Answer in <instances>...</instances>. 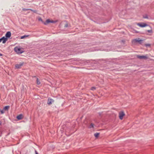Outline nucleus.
Wrapping results in <instances>:
<instances>
[{"instance_id": "1", "label": "nucleus", "mask_w": 154, "mask_h": 154, "mask_svg": "<svg viewBox=\"0 0 154 154\" xmlns=\"http://www.w3.org/2000/svg\"><path fill=\"white\" fill-rule=\"evenodd\" d=\"M14 51L18 54H21L23 52L22 49L19 47H16L14 48Z\"/></svg>"}, {"instance_id": "2", "label": "nucleus", "mask_w": 154, "mask_h": 154, "mask_svg": "<svg viewBox=\"0 0 154 154\" xmlns=\"http://www.w3.org/2000/svg\"><path fill=\"white\" fill-rule=\"evenodd\" d=\"M143 41L142 40L139 39V38H137L133 39L132 41V44H134L139 42L140 44H141Z\"/></svg>"}, {"instance_id": "3", "label": "nucleus", "mask_w": 154, "mask_h": 154, "mask_svg": "<svg viewBox=\"0 0 154 154\" xmlns=\"http://www.w3.org/2000/svg\"><path fill=\"white\" fill-rule=\"evenodd\" d=\"M55 21L53 20H50L49 19H47L45 22L44 23V24L45 25H47L49 23H55Z\"/></svg>"}, {"instance_id": "4", "label": "nucleus", "mask_w": 154, "mask_h": 154, "mask_svg": "<svg viewBox=\"0 0 154 154\" xmlns=\"http://www.w3.org/2000/svg\"><path fill=\"white\" fill-rule=\"evenodd\" d=\"M137 25L141 27H144L148 26L147 24L144 23H138Z\"/></svg>"}, {"instance_id": "5", "label": "nucleus", "mask_w": 154, "mask_h": 154, "mask_svg": "<svg viewBox=\"0 0 154 154\" xmlns=\"http://www.w3.org/2000/svg\"><path fill=\"white\" fill-rule=\"evenodd\" d=\"M119 119L122 120L123 118V117L125 115L124 112H121L119 113Z\"/></svg>"}, {"instance_id": "6", "label": "nucleus", "mask_w": 154, "mask_h": 154, "mask_svg": "<svg viewBox=\"0 0 154 154\" xmlns=\"http://www.w3.org/2000/svg\"><path fill=\"white\" fill-rule=\"evenodd\" d=\"M54 102V100L53 99L49 98L48 99L47 104L48 105H50L52 103Z\"/></svg>"}, {"instance_id": "7", "label": "nucleus", "mask_w": 154, "mask_h": 154, "mask_svg": "<svg viewBox=\"0 0 154 154\" xmlns=\"http://www.w3.org/2000/svg\"><path fill=\"white\" fill-rule=\"evenodd\" d=\"M7 40V38H6L4 36L2 37V38H0V42H1L2 41V42L3 43H5L6 41Z\"/></svg>"}, {"instance_id": "8", "label": "nucleus", "mask_w": 154, "mask_h": 154, "mask_svg": "<svg viewBox=\"0 0 154 154\" xmlns=\"http://www.w3.org/2000/svg\"><path fill=\"white\" fill-rule=\"evenodd\" d=\"M23 63H20L19 64H16L15 65V67L17 69L20 68L21 66H23Z\"/></svg>"}, {"instance_id": "9", "label": "nucleus", "mask_w": 154, "mask_h": 154, "mask_svg": "<svg viewBox=\"0 0 154 154\" xmlns=\"http://www.w3.org/2000/svg\"><path fill=\"white\" fill-rule=\"evenodd\" d=\"M11 32H9V31H8L6 33L5 35V36L6 37L5 38H9L11 36Z\"/></svg>"}, {"instance_id": "10", "label": "nucleus", "mask_w": 154, "mask_h": 154, "mask_svg": "<svg viewBox=\"0 0 154 154\" xmlns=\"http://www.w3.org/2000/svg\"><path fill=\"white\" fill-rule=\"evenodd\" d=\"M137 57L140 59L147 58V57L144 56L137 55Z\"/></svg>"}, {"instance_id": "11", "label": "nucleus", "mask_w": 154, "mask_h": 154, "mask_svg": "<svg viewBox=\"0 0 154 154\" xmlns=\"http://www.w3.org/2000/svg\"><path fill=\"white\" fill-rule=\"evenodd\" d=\"M17 118L18 120H20L22 119V115L20 114L17 116Z\"/></svg>"}, {"instance_id": "12", "label": "nucleus", "mask_w": 154, "mask_h": 154, "mask_svg": "<svg viewBox=\"0 0 154 154\" xmlns=\"http://www.w3.org/2000/svg\"><path fill=\"white\" fill-rule=\"evenodd\" d=\"M94 125L93 123H91V124L90 125H89L88 127V128H89L91 129L92 128H94Z\"/></svg>"}, {"instance_id": "13", "label": "nucleus", "mask_w": 154, "mask_h": 154, "mask_svg": "<svg viewBox=\"0 0 154 154\" xmlns=\"http://www.w3.org/2000/svg\"><path fill=\"white\" fill-rule=\"evenodd\" d=\"M151 29L150 30H146V32H148L149 33H152L153 32L152 29L151 27H150Z\"/></svg>"}, {"instance_id": "14", "label": "nucleus", "mask_w": 154, "mask_h": 154, "mask_svg": "<svg viewBox=\"0 0 154 154\" xmlns=\"http://www.w3.org/2000/svg\"><path fill=\"white\" fill-rule=\"evenodd\" d=\"M9 107V106H6L3 109L4 110H8Z\"/></svg>"}, {"instance_id": "15", "label": "nucleus", "mask_w": 154, "mask_h": 154, "mask_svg": "<svg viewBox=\"0 0 154 154\" xmlns=\"http://www.w3.org/2000/svg\"><path fill=\"white\" fill-rule=\"evenodd\" d=\"M36 83L38 85H39L40 84V82L39 80L38 79V78H37L36 79Z\"/></svg>"}, {"instance_id": "16", "label": "nucleus", "mask_w": 154, "mask_h": 154, "mask_svg": "<svg viewBox=\"0 0 154 154\" xmlns=\"http://www.w3.org/2000/svg\"><path fill=\"white\" fill-rule=\"evenodd\" d=\"M143 18H145V19H149V18L148 17V16L147 15H145V16H143Z\"/></svg>"}, {"instance_id": "17", "label": "nucleus", "mask_w": 154, "mask_h": 154, "mask_svg": "<svg viewBox=\"0 0 154 154\" xmlns=\"http://www.w3.org/2000/svg\"><path fill=\"white\" fill-rule=\"evenodd\" d=\"M30 10L31 11H32L34 13H36L37 12V11L36 10H34L32 9H30Z\"/></svg>"}, {"instance_id": "18", "label": "nucleus", "mask_w": 154, "mask_h": 154, "mask_svg": "<svg viewBox=\"0 0 154 154\" xmlns=\"http://www.w3.org/2000/svg\"><path fill=\"white\" fill-rule=\"evenodd\" d=\"M28 35H24V36H22L21 37V39H23V38H24L25 37H28Z\"/></svg>"}, {"instance_id": "19", "label": "nucleus", "mask_w": 154, "mask_h": 154, "mask_svg": "<svg viewBox=\"0 0 154 154\" xmlns=\"http://www.w3.org/2000/svg\"><path fill=\"white\" fill-rule=\"evenodd\" d=\"M38 20L39 21H41L42 22H43V23H44V22H43V21L42 20V18L41 17L39 18Z\"/></svg>"}, {"instance_id": "20", "label": "nucleus", "mask_w": 154, "mask_h": 154, "mask_svg": "<svg viewBox=\"0 0 154 154\" xmlns=\"http://www.w3.org/2000/svg\"><path fill=\"white\" fill-rule=\"evenodd\" d=\"M96 87H93L91 88V89L92 90H94L96 89Z\"/></svg>"}, {"instance_id": "21", "label": "nucleus", "mask_w": 154, "mask_h": 154, "mask_svg": "<svg viewBox=\"0 0 154 154\" xmlns=\"http://www.w3.org/2000/svg\"><path fill=\"white\" fill-rule=\"evenodd\" d=\"M30 9H26V8H23L22 9V10L23 11H28V10H30Z\"/></svg>"}, {"instance_id": "22", "label": "nucleus", "mask_w": 154, "mask_h": 154, "mask_svg": "<svg viewBox=\"0 0 154 154\" xmlns=\"http://www.w3.org/2000/svg\"><path fill=\"white\" fill-rule=\"evenodd\" d=\"M145 46L146 47H149L150 46V44H146L145 45Z\"/></svg>"}, {"instance_id": "23", "label": "nucleus", "mask_w": 154, "mask_h": 154, "mask_svg": "<svg viewBox=\"0 0 154 154\" xmlns=\"http://www.w3.org/2000/svg\"><path fill=\"white\" fill-rule=\"evenodd\" d=\"M0 112L2 114H3L4 113V111L3 110H1Z\"/></svg>"}, {"instance_id": "24", "label": "nucleus", "mask_w": 154, "mask_h": 154, "mask_svg": "<svg viewBox=\"0 0 154 154\" xmlns=\"http://www.w3.org/2000/svg\"><path fill=\"white\" fill-rule=\"evenodd\" d=\"M68 26V24L67 23H66L64 26L65 27H67Z\"/></svg>"}, {"instance_id": "25", "label": "nucleus", "mask_w": 154, "mask_h": 154, "mask_svg": "<svg viewBox=\"0 0 154 154\" xmlns=\"http://www.w3.org/2000/svg\"><path fill=\"white\" fill-rule=\"evenodd\" d=\"M99 133H97V137L99 136Z\"/></svg>"}, {"instance_id": "26", "label": "nucleus", "mask_w": 154, "mask_h": 154, "mask_svg": "<svg viewBox=\"0 0 154 154\" xmlns=\"http://www.w3.org/2000/svg\"><path fill=\"white\" fill-rule=\"evenodd\" d=\"M35 154H38L36 150H35Z\"/></svg>"}, {"instance_id": "27", "label": "nucleus", "mask_w": 154, "mask_h": 154, "mask_svg": "<svg viewBox=\"0 0 154 154\" xmlns=\"http://www.w3.org/2000/svg\"><path fill=\"white\" fill-rule=\"evenodd\" d=\"M94 136H95V137H96V136H97V135H96V133H95L94 134Z\"/></svg>"}, {"instance_id": "28", "label": "nucleus", "mask_w": 154, "mask_h": 154, "mask_svg": "<svg viewBox=\"0 0 154 154\" xmlns=\"http://www.w3.org/2000/svg\"><path fill=\"white\" fill-rule=\"evenodd\" d=\"M2 54L0 53V56H2Z\"/></svg>"}, {"instance_id": "29", "label": "nucleus", "mask_w": 154, "mask_h": 154, "mask_svg": "<svg viewBox=\"0 0 154 154\" xmlns=\"http://www.w3.org/2000/svg\"><path fill=\"white\" fill-rule=\"evenodd\" d=\"M1 122H0V125H1Z\"/></svg>"}]
</instances>
